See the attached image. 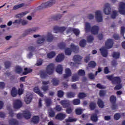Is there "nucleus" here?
<instances>
[{
  "instance_id": "1",
  "label": "nucleus",
  "mask_w": 125,
  "mask_h": 125,
  "mask_svg": "<svg viewBox=\"0 0 125 125\" xmlns=\"http://www.w3.org/2000/svg\"><path fill=\"white\" fill-rule=\"evenodd\" d=\"M54 72V64L50 63L47 66L46 68V72L43 70H41L40 71V75L41 79H46L48 77V75H52Z\"/></svg>"
},
{
  "instance_id": "2",
  "label": "nucleus",
  "mask_w": 125,
  "mask_h": 125,
  "mask_svg": "<svg viewBox=\"0 0 125 125\" xmlns=\"http://www.w3.org/2000/svg\"><path fill=\"white\" fill-rule=\"evenodd\" d=\"M108 80L111 81L113 84H120L122 83V79L120 77H113V75H109L107 76Z\"/></svg>"
},
{
  "instance_id": "3",
  "label": "nucleus",
  "mask_w": 125,
  "mask_h": 125,
  "mask_svg": "<svg viewBox=\"0 0 125 125\" xmlns=\"http://www.w3.org/2000/svg\"><path fill=\"white\" fill-rule=\"evenodd\" d=\"M83 59V58L81 56L79 55H75L73 57V60L74 62H70V65L71 66V67H77V65H79L81 64V61H82V60Z\"/></svg>"
},
{
  "instance_id": "4",
  "label": "nucleus",
  "mask_w": 125,
  "mask_h": 125,
  "mask_svg": "<svg viewBox=\"0 0 125 125\" xmlns=\"http://www.w3.org/2000/svg\"><path fill=\"white\" fill-rule=\"evenodd\" d=\"M55 0H50L46 2L42 3L40 6L38 7V9H42L43 8H46L47 7H50L52 5L55 4Z\"/></svg>"
},
{
  "instance_id": "5",
  "label": "nucleus",
  "mask_w": 125,
  "mask_h": 125,
  "mask_svg": "<svg viewBox=\"0 0 125 125\" xmlns=\"http://www.w3.org/2000/svg\"><path fill=\"white\" fill-rule=\"evenodd\" d=\"M105 45L107 49H110V48H112L113 45H114V41L111 39H108L105 42Z\"/></svg>"
},
{
  "instance_id": "6",
  "label": "nucleus",
  "mask_w": 125,
  "mask_h": 125,
  "mask_svg": "<svg viewBox=\"0 0 125 125\" xmlns=\"http://www.w3.org/2000/svg\"><path fill=\"white\" fill-rule=\"evenodd\" d=\"M96 14V19L97 21L99 23L103 21V18L102 17V14L101 13V11L98 10L95 12Z\"/></svg>"
},
{
  "instance_id": "7",
  "label": "nucleus",
  "mask_w": 125,
  "mask_h": 125,
  "mask_svg": "<svg viewBox=\"0 0 125 125\" xmlns=\"http://www.w3.org/2000/svg\"><path fill=\"white\" fill-rule=\"evenodd\" d=\"M119 12L122 15H125V3L121 2L119 5Z\"/></svg>"
},
{
  "instance_id": "8",
  "label": "nucleus",
  "mask_w": 125,
  "mask_h": 125,
  "mask_svg": "<svg viewBox=\"0 0 125 125\" xmlns=\"http://www.w3.org/2000/svg\"><path fill=\"white\" fill-rule=\"evenodd\" d=\"M60 103L63 108H69L70 105H71L70 101L68 100H62Z\"/></svg>"
},
{
  "instance_id": "9",
  "label": "nucleus",
  "mask_w": 125,
  "mask_h": 125,
  "mask_svg": "<svg viewBox=\"0 0 125 125\" xmlns=\"http://www.w3.org/2000/svg\"><path fill=\"white\" fill-rule=\"evenodd\" d=\"M22 102L19 100H16L15 101L13 104L14 108L15 109H20L22 107Z\"/></svg>"
},
{
  "instance_id": "10",
  "label": "nucleus",
  "mask_w": 125,
  "mask_h": 125,
  "mask_svg": "<svg viewBox=\"0 0 125 125\" xmlns=\"http://www.w3.org/2000/svg\"><path fill=\"white\" fill-rule=\"evenodd\" d=\"M104 12L106 15H109V14L111 13V7L110 6V4H105V7L104 9Z\"/></svg>"
},
{
  "instance_id": "11",
  "label": "nucleus",
  "mask_w": 125,
  "mask_h": 125,
  "mask_svg": "<svg viewBox=\"0 0 125 125\" xmlns=\"http://www.w3.org/2000/svg\"><path fill=\"white\" fill-rule=\"evenodd\" d=\"M43 38H44L46 40L47 42H52L53 41V40H54V36L50 33H48L46 36H44Z\"/></svg>"
},
{
  "instance_id": "12",
  "label": "nucleus",
  "mask_w": 125,
  "mask_h": 125,
  "mask_svg": "<svg viewBox=\"0 0 125 125\" xmlns=\"http://www.w3.org/2000/svg\"><path fill=\"white\" fill-rule=\"evenodd\" d=\"M67 29V27L65 26L59 27L57 25L54 26L53 30L55 32H64Z\"/></svg>"
},
{
  "instance_id": "13",
  "label": "nucleus",
  "mask_w": 125,
  "mask_h": 125,
  "mask_svg": "<svg viewBox=\"0 0 125 125\" xmlns=\"http://www.w3.org/2000/svg\"><path fill=\"white\" fill-rule=\"evenodd\" d=\"M66 117V114L60 113L55 116V119L56 120H59V121H63V120H64Z\"/></svg>"
},
{
  "instance_id": "14",
  "label": "nucleus",
  "mask_w": 125,
  "mask_h": 125,
  "mask_svg": "<svg viewBox=\"0 0 125 125\" xmlns=\"http://www.w3.org/2000/svg\"><path fill=\"white\" fill-rule=\"evenodd\" d=\"M72 76V72L70 68H66L65 69V74H63V79H68L69 77Z\"/></svg>"
},
{
  "instance_id": "15",
  "label": "nucleus",
  "mask_w": 125,
  "mask_h": 125,
  "mask_svg": "<svg viewBox=\"0 0 125 125\" xmlns=\"http://www.w3.org/2000/svg\"><path fill=\"white\" fill-rule=\"evenodd\" d=\"M33 91L37 93V94H38L40 97H43V94L42 92H41V90H40V88L39 87H35L33 89Z\"/></svg>"
},
{
  "instance_id": "16",
  "label": "nucleus",
  "mask_w": 125,
  "mask_h": 125,
  "mask_svg": "<svg viewBox=\"0 0 125 125\" xmlns=\"http://www.w3.org/2000/svg\"><path fill=\"white\" fill-rule=\"evenodd\" d=\"M23 116L26 120L31 119V112L28 110H25L23 111Z\"/></svg>"
},
{
  "instance_id": "17",
  "label": "nucleus",
  "mask_w": 125,
  "mask_h": 125,
  "mask_svg": "<svg viewBox=\"0 0 125 125\" xmlns=\"http://www.w3.org/2000/svg\"><path fill=\"white\" fill-rule=\"evenodd\" d=\"M101 53L103 57H107L108 56V51L104 47L100 49Z\"/></svg>"
},
{
  "instance_id": "18",
  "label": "nucleus",
  "mask_w": 125,
  "mask_h": 125,
  "mask_svg": "<svg viewBox=\"0 0 125 125\" xmlns=\"http://www.w3.org/2000/svg\"><path fill=\"white\" fill-rule=\"evenodd\" d=\"M64 54H59L56 58V62H62L64 60Z\"/></svg>"
},
{
  "instance_id": "19",
  "label": "nucleus",
  "mask_w": 125,
  "mask_h": 125,
  "mask_svg": "<svg viewBox=\"0 0 125 125\" xmlns=\"http://www.w3.org/2000/svg\"><path fill=\"white\" fill-rule=\"evenodd\" d=\"M56 71L57 73H58V74H60V75H62L63 73V66H62V65L59 64L56 69Z\"/></svg>"
},
{
  "instance_id": "20",
  "label": "nucleus",
  "mask_w": 125,
  "mask_h": 125,
  "mask_svg": "<svg viewBox=\"0 0 125 125\" xmlns=\"http://www.w3.org/2000/svg\"><path fill=\"white\" fill-rule=\"evenodd\" d=\"M84 30L85 32H91V25L89 23V22L85 23Z\"/></svg>"
},
{
  "instance_id": "21",
  "label": "nucleus",
  "mask_w": 125,
  "mask_h": 125,
  "mask_svg": "<svg viewBox=\"0 0 125 125\" xmlns=\"http://www.w3.org/2000/svg\"><path fill=\"white\" fill-rule=\"evenodd\" d=\"M97 105L99 108H101V109H103L105 106V105L104 104V102L102 101V100L101 99H98L97 101Z\"/></svg>"
},
{
  "instance_id": "22",
  "label": "nucleus",
  "mask_w": 125,
  "mask_h": 125,
  "mask_svg": "<svg viewBox=\"0 0 125 125\" xmlns=\"http://www.w3.org/2000/svg\"><path fill=\"white\" fill-rule=\"evenodd\" d=\"M70 49H71V51H73V52L77 53L78 51H79V46H76L74 44H71L70 45Z\"/></svg>"
},
{
  "instance_id": "23",
  "label": "nucleus",
  "mask_w": 125,
  "mask_h": 125,
  "mask_svg": "<svg viewBox=\"0 0 125 125\" xmlns=\"http://www.w3.org/2000/svg\"><path fill=\"white\" fill-rule=\"evenodd\" d=\"M31 122L33 124H39L40 123V117L39 116H34L31 119Z\"/></svg>"
},
{
  "instance_id": "24",
  "label": "nucleus",
  "mask_w": 125,
  "mask_h": 125,
  "mask_svg": "<svg viewBox=\"0 0 125 125\" xmlns=\"http://www.w3.org/2000/svg\"><path fill=\"white\" fill-rule=\"evenodd\" d=\"M48 113L49 118H54L55 117V112H54L52 108L49 110Z\"/></svg>"
},
{
  "instance_id": "25",
  "label": "nucleus",
  "mask_w": 125,
  "mask_h": 125,
  "mask_svg": "<svg viewBox=\"0 0 125 125\" xmlns=\"http://www.w3.org/2000/svg\"><path fill=\"white\" fill-rule=\"evenodd\" d=\"M18 93V92H17V90L16 89V88L14 87H13L11 91V95L13 97H15L17 95Z\"/></svg>"
},
{
  "instance_id": "26",
  "label": "nucleus",
  "mask_w": 125,
  "mask_h": 125,
  "mask_svg": "<svg viewBox=\"0 0 125 125\" xmlns=\"http://www.w3.org/2000/svg\"><path fill=\"white\" fill-rule=\"evenodd\" d=\"M9 125H19V122L16 119H12L9 121Z\"/></svg>"
},
{
  "instance_id": "27",
  "label": "nucleus",
  "mask_w": 125,
  "mask_h": 125,
  "mask_svg": "<svg viewBox=\"0 0 125 125\" xmlns=\"http://www.w3.org/2000/svg\"><path fill=\"white\" fill-rule=\"evenodd\" d=\"M91 120L92 121V122L96 123V122L98 121V117H97V114L96 113L93 114L91 116Z\"/></svg>"
},
{
  "instance_id": "28",
  "label": "nucleus",
  "mask_w": 125,
  "mask_h": 125,
  "mask_svg": "<svg viewBox=\"0 0 125 125\" xmlns=\"http://www.w3.org/2000/svg\"><path fill=\"white\" fill-rule=\"evenodd\" d=\"M67 98H74L76 96V93L73 92H69L66 93Z\"/></svg>"
},
{
  "instance_id": "29",
  "label": "nucleus",
  "mask_w": 125,
  "mask_h": 125,
  "mask_svg": "<svg viewBox=\"0 0 125 125\" xmlns=\"http://www.w3.org/2000/svg\"><path fill=\"white\" fill-rule=\"evenodd\" d=\"M89 108L91 111H93L96 108V104L93 102H91L89 104Z\"/></svg>"
},
{
  "instance_id": "30",
  "label": "nucleus",
  "mask_w": 125,
  "mask_h": 125,
  "mask_svg": "<svg viewBox=\"0 0 125 125\" xmlns=\"http://www.w3.org/2000/svg\"><path fill=\"white\" fill-rule=\"evenodd\" d=\"M94 41V37L92 35H89L87 37V42L89 43H92Z\"/></svg>"
},
{
  "instance_id": "31",
  "label": "nucleus",
  "mask_w": 125,
  "mask_h": 125,
  "mask_svg": "<svg viewBox=\"0 0 125 125\" xmlns=\"http://www.w3.org/2000/svg\"><path fill=\"white\" fill-rule=\"evenodd\" d=\"M24 5H25V4L24 3L19 4L18 5H15L13 7V10H17V9H19V8H21L23 7V6H24Z\"/></svg>"
},
{
  "instance_id": "32",
  "label": "nucleus",
  "mask_w": 125,
  "mask_h": 125,
  "mask_svg": "<svg viewBox=\"0 0 125 125\" xmlns=\"http://www.w3.org/2000/svg\"><path fill=\"white\" fill-rule=\"evenodd\" d=\"M61 17H62V15L61 14H59L56 16H53L51 17V20H55L57 21V20H59V19H61Z\"/></svg>"
},
{
  "instance_id": "33",
  "label": "nucleus",
  "mask_w": 125,
  "mask_h": 125,
  "mask_svg": "<svg viewBox=\"0 0 125 125\" xmlns=\"http://www.w3.org/2000/svg\"><path fill=\"white\" fill-rule=\"evenodd\" d=\"M96 65H97L96 62H95L93 61H90L88 63V66L90 68H92L93 69L95 68V67H96Z\"/></svg>"
},
{
  "instance_id": "34",
  "label": "nucleus",
  "mask_w": 125,
  "mask_h": 125,
  "mask_svg": "<svg viewBox=\"0 0 125 125\" xmlns=\"http://www.w3.org/2000/svg\"><path fill=\"white\" fill-rule=\"evenodd\" d=\"M33 72V70L31 68H28L27 67L24 68V71L23 72L22 74L23 75H28V74Z\"/></svg>"
},
{
  "instance_id": "35",
  "label": "nucleus",
  "mask_w": 125,
  "mask_h": 125,
  "mask_svg": "<svg viewBox=\"0 0 125 125\" xmlns=\"http://www.w3.org/2000/svg\"><path fill=\"white\" fill-rule=\"evenodd\" d=\"M33 96L32 95L28 96L25 99V101L26 104H30L32 102V99H33Z\"/></svg>"
},
{
  "instance_id": "36",
  "label": "nucleus",
  "mask_w": 125,
  "mask_h": 125,
  "mask_svg": "<svg viewBox=\"0 0 125 125\" xmlns=\"http://www.w3.org/2000/svg\"><path fill=\"white\" fill-rule=\"evenodd\" d=\"M55 55H56V53H55V52L54 51H51L47 54V58H49L50 59L53 58Z\"/></svg>"
},
{
  "instance_id": "37",
  "label": "nucleus",
  "mask_w": 125,
  "mask_h": 125,
  "mask_svg": "<svg viewBox=\"0 0 125 125\" xmlns=\"http://www.w3.org/2000/svg\"><path fill=\"white\" fill-rule=\"evenodd\" d=\"M120 55L121 54L119 52H114L112 54V57L115 59H119L120 58Z\"/></svg>"
},
{
  "instance_id": "38",
  "label": "nucleus",
  "mask_w": 125,
  "mask_h": 125,
  "mask_svg": "<svg viewBox=\"0 0 125 125\" xmlns=\"http://www.w3.org/2000/svg\"><path fill=\"white\" fill-rule=\"evenodd\" d=\"M79 80H80V77H79V75L75 74L72 77L71 82H78Z\"/></svg>"
},
{
  "instance_id": "39",
  "label": "nucleus",
  "mask_w": 125,
  "mask_h": 125,
  "mask_svg": "<svg viewBox=\"0 0 125 125\" xmlns=\"http://www.w3.org/2000/svg\"><path fill=\"white\" fill-rule=\"evenodd\" d=\"M78 75L80 77H84L85 76V71L83 69H80L78 72Z\"/></svg>"
},
{
  "instance_id": "40",
  "label": "nucleus",
  "mask_w": 125,
  "mask_h": 125,
  "mask_svg": "<svg viewBox=\"0 0 125 125\" xmlns=\"http://www.w3.org/2000/svg\"><path fill=\"white\" fill-rule=\"evenodd\" d=\"M43 37H44V36H42V38H39L37 40V43L38 44H41L43 43V42H44V41H45V39L44 38H43Z\"/></svg>"
},
{
  "instance_id": "41",
  "label": "nucleus",
  "mask_w": 125,
  "mask_h": 125,
  "mask_svg": "<svg viewBox=\"0 0 125 125\" xmlns=\"http://www.w3.org/2000/svg\"><path fill=\"white\" fill-rule=\"evenodd\" d=\"M86 96V94L83 92H80L78 94V98L79 99H83V98H85Z\"/></svg>"
},
{
  "instance_id": "42",
  "label": "nucleus",
  "mask_w": 125,
  "mask_h": 125,
  "mask_svg": "<svg viewBox=\"0 0 125 125\" xmlns=\"http://www.w3.org/2000/svg\"><path fill=\"white\" fill-rule=\"evenodd\" d=\"M80 46L81 47H84L86 45V40L84 39L82 40L79 42Z\"/></svg>"
},
{
  "instance_id": "43",
  "label": "nucleus",
  "mask_w": 125,
  "mask_h": 125,
  "mask_svg": "<svg viewBox=\"0 0 125 125\" xmlns=\"http://www.w3.org/2000/svg\"><path fill=\"white\" fill-rule=\"evenodd\" d=\"M15 71L17 74H21V73H22V71H23V69L21 67L19 66H17L15 67Z\"/></svg>"
},
{
  "instance_id": "44",
  "label": "nucleus",
  "mask_w": 125,
  "mask_h": 125,
  "mask_svg": "<svg viewBox=\"0 0 125 125\" xmlns=\"http://www.w3.org/2000/svg\"><path fill=\"white\" fill-rule=\"evenodd\" d=\"M109 100L112 104L116 103V102H117V98L116 97V96L112 95L110 96Z\"/></svg>"
},
{
  "instance_id": "45",
  "label": "nucleus",
  "mask_w": 125,
  "mask_h": 125,
  "mask_svg": "<svg viewBox=\"0 0 125 125\" xmlns=\"http://www.w3.org/2000/svg\"><path fill=\"white\" fill-rule=\"evenodd\" d=\"M99 27L97 25H94L91 28L90 32H99Z\"/></svg>"
},
{
  "instance_id": "46",
  "label": "nucleus",
  "mask_w": 125,
  "mask_h": 125,
  "mask_svg": "<svg viewBox=\"0 0 125 125\" xmlns=\"http://www.w3.org/2000/svg\"><path fill=\"white\" fill-rule=\"evenodd\" d=\"M4 65L6 69H8L11 67V62L9 61H6L4 63Z\"/></svg>"
},
{
  "instance_id": "47",
  "label": "nucleus",
  "mask_w": 125,
  "mask_h": 125,
  "mask_svg": "<svg viewBox=\"0 0 125 125\" xmlns=\"http://www.w3.org/2000/svg\"><path fill=\"white\" fill-rule=\"evenodd\" d=\"M52 83L53 85L57 86L59 84V80H57V79L53 78L52 80Z\"/></svg>"
},
{
  "instance_id": "48",
  "label": "nucleus",
  "mask_w": 125,
  "mask_h": 125,
  "mask_svg": "<svg viewBox=\"0 0 125 125\" xmlns=\"http://www.w3.org/2000/svg\"><path fill=\"white\" fill-rule=\"evenodd\" d=\"M58 47L60 49H65L66 48V44L64 42H61L58 44Z\"/></svg>"
},
{
  "instance_id": "49",
  "label": "nucleus",
  "mask_w": 125,
  "mask_h": 125,
  "mask_svg": "<svg viewBox=\"0 0 125 125\" xmlns=\"http://www.w3.org/2000/svg\"><path fill=\"white\" fill-rule=\"evenodd\" d=\"M65 55H71L72 54V50L70 48H66L65 50Z\"/></svg>"
},
{
  "instance_id": "50",
  "label": "nucleus",
  "mask_w": 125,
  "mask_h": 125,
  "mask_svg": "<svg viewBox=\"0 0 125 125\" xmlns=\"http://www.w3.org/2000/svg\"><path fill=\"white\" fill-rule=\"evenodd\" d=\"M57 95L58 97L62 98V97H63V96H64V92L62 90H59V91H58Z\"/></svg>"
},
{
  "instance_id": "51",
  "label": "nucleus",
  "mask_w": 125,
  "mask_h": 125,
  "mask_svg": "<svg viewBox=\"0 0 125 125\" xmlns=\"http://www.w3.org/2000/svg\"><path fill=\"white\" fill-rule=\"evenodd\" d=\"M40 30V28L39 27H33L32 28H29L27 30V32H37Z\"/></svg>"
},
{
  "instance_id": "52",
  "label": "nucleus",
  "mask_w": 125,
  "mask_h": 125,
  "mask_svg": "<svg viewBox=\"0 0 125 125\" xmlns=\"http://www.w3.org/2000/svg\"><path fill=\"white\" fill-rule=\"evenodd\" d=\"M45 102L46 103V107H49V106H50V105H51V99H46L45 100Z\"/></svg>"
},
{
  "instance_id": "53",
  "label": "nucleus",
  "mask_w": 125,
  "mask_h": 125,
  "mask_svg": "<svg viewBox=\"0 0 125 125\" xmlns=\"http://www.w3.org/2000/svg\"><path fill=\"white\" fill-rule=\"evenodd\" d=\"M26 14H28V12L25 11V12H23L17 15L16 16L17 18H19L20 17H23L24 15H26Z\"/></svg>"
},
{
  "instance_id": "54",
  "label": "nucleus",
  "mask_w": 125,
  "mask_h": 125,
  "mask_svg": "<svg viewBox=\"0 0 125 125\" xmlns=\"http://www.w3.org/2000/svg\"><path fill=\"white\" fill-rule=\"evenodd\" d=\"M66 123H73V122H77V119H73L72 117H68L67 119L65 120Z\"/></svg>"
},
{
  "instance_id": "55",
  "label": "nucleus",
  "mask_w": 125,
  "mask_h": 125,
  "mask_svg": "<svg viewBox=\"0 0 125 125\" xmlns=\"http://www.w3.org/2000/svg\"><path fill=\"white\" fill-rule=\"evenodd\" d=\"M74 105H80L81 104V100L79 99H75L73 101Z\"/></svg>"
},
{
  "instance_id": "56",
  "label": "nucleus",
  "mask_w": 125,
  "mask_h": 125,
  "mask_svg": "<svg viewBox=\"0 0 125 125\" xmlns=\"http://www.w3.org/2000/svg\"><path fill=\"white\" fill-rule=\"evenodd\" d=\"M118 16V12L115 10L113 11L112 14L111 15V17L112 19H115V18Z\"/></svg>"
},
{
  "instance_id": "57",
  "label": "nucleus",
  "mask_w": 125,
  "mask_h": 125,
  "mask_svg": "<svg viewBox=\"0 0 125 125\" xmlns=\"http://www.w3.org/2000/svg\"><path fill=\"white\" fill-rule=\"evenodd\" d=\"M99 95L101 97H103L106 95V91L104 90H101L99 92Z\"/></svg>"
},
{
  "instance_id": "58",
  "label": "nucleus",
  "mask_w": 125,
  "mask_h": 125,
  "mask_svg": "<svg viewBox=\"0 0 125 125\" xmlns=\"http://www.w3.org/2000/svg\"><path fill=\"white\" fill-rule=\"evenodd\" d=\"M67 32H80V30L79 29L69 27Z\"/></svg>"
},
{
  "instance_id": "59",
  "label": "nucleus",
  "mask_w": 125,
  "mask_h": 125,
  "mask_svg": "<svg viewBox=\"0 0 125 125\" xmlns=\"http://www.w3.org/2000/svg\"><path fill=\"white\" fill-rule=\"evenodd\" d=\"M114 120L118 121L121 119V114L119 113H116L114 116Z\"/></svg>"
},
{
  "instance_id": "60",
  "label": "nucleus",
  "mask_w": 125,
  "mask_h": 125,
  "mask_svg": "<svg viewBox=\"0 0 125 125\" xmlns=\"http://www.w3.org/2000/svg\"><path fill=\"white\" fill-rule=\"evenodd\" d=\"M54 109L57 112H61L62 111V107L60 105H57Z\"/></svg>"
},
{
  "instance_id": "61",
  "label": "nucleus",
  "mask_w": 125,
  "mask_h": 125,
  "mask_svg": "<svg viewBox=\"0 0 125 125\" xmlns=\"http://www.w3.org/2000/svg\"><path fill=\"white\" fill-rule=\"evenodd\" d=\"M48 88H49V86L45 85H43L42 87V89L44 91V92H46V91L48 90Z\"/></svg>"
},
{
  "instance_id": "62",
  "label": "nucleus",
  "mask_w": 125,
  "mask_h": 125,
  "mask_svg": "<svg viewBox=\"0 0 125 125\" xmlns=\"http://www.w3.org/2000/svg\"><path fill=\"white\" fill-rule=\"evenodd\" d=\"M76 115H82L83 114V110L81 108H77L75 110Z\"/></svg>"
},
{
  "instance_id": "63",
  "label": "nucleus",
  "mask_w": 125,
  "mask_h": 125,
  "mask_svg": "<svg viewBox=\"0 0 125 125\" xmlns=\"http://www.w3.org/2000/svg\"><path fill=\"white\" fill-rule=\"evenodd\" d=\"M112 104V110H117L118 109V105H117V104H116V103Z\"/></svg>"
},
{
  "instance_id": "64",
  "label": "nucleus",
  "mask_w": 125,
  "mask_h": 125,
  "mask_svg": "<svg viewBox=\"0 0 125 125\" xmlns=\"http://www.w3.org/2000/svg\"><path fill=\"white\" fill-rule=\"evenodd\" d=\"M66 112L67 114H72V112H73V109H72L71 107H67V108H66Z\"/></svg>"
}]
</instances>
